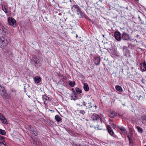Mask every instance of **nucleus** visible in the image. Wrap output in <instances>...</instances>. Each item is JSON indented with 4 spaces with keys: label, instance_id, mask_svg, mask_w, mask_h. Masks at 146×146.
<instances>
[{
    "label": "nucleus",
    "instance_id": "42",
    "mask_svg": "<svg viewBox=\"0 0 146 146\" xmlns=\"http://www.w3.org/2000/svg\"><path fill=\"white\" fill-rule=\"evenodd\" d=\"M82 105L84 106H86V102L84 101H83L82 102Z\"/></svg>",
    "mask_w": 146,
    "mask_h": 146
},
{
    "label": "nucleus",
    "instance_id": "49",
    "mask_svg": "<svg viewBox=\"0 0 146 146\" xmlns=\"http://www.w3.org/2000/svg\"><path fill=\"white\" fill-rule=\"evenodd\" d=\"M113 126H114V127H115V126H114V124H113Z\"/></svg>",
    "mask_w": 146,
    "mask_h": 146
},
{
    "label": "nucleus",
    "instance_id": "25",
    "mask_svg": "<svg viewBox=\"0 0 146 146\" xmlns=\"http://www.w3.org/2000/svg\"><path fill=\"white\" fill-rule=\"evenodd\" d=\"M36 139H35L33 138H32L31 142L33 146H36Z\"/></svg>",
    "mask_w": 146,
    "mask_h": 146
},
{
    "label": "nucleus",
    "instance_id": "23",
    "mask_svg": "<svg viewBox=\"0 0 146 146\" xmlns=\"http://www.w3.org/2000/svg\"><path fill=\"white\" fill-rule=\"evenodd\" d=\"M71 97V100H75L77 99V95L76 94H72Z\"/></svg>",
    "mask_w": 146,
    "mask_h": 146
},
{
    "label": "nucleus",
    "instance_id": "14",
    "mask_svg": "<svg viewBox=\"0 0 146 146\" xmlns=\"http://www.w3.org/2000/svg\"><path fill=\"white\" fill-rule=\"evenodd\" d=\"M94 61L95 64L96 65H99L100 62V59L99 57H96L94 59Z\"/></svg>",
    "mask_w": 146,
    "mask_h": 146
},
{
    "label": "nucleus",
    "instance_id": "15",
    "mask_svg": "<svg viewBox=\"0 0 146 146\" xmlns=\"http://www.w3.org/2000/svg\"><path fill=\"white\" fill-rule=\"evenodd\" d=\"M106 127L109 133L111 135H112L114 133L113 130L111 129L110 125H107Z\"/></svg>",
    "mask_w": 146,
    "mask_h": 146
},
{
    "label": "nucleus",
    "instance_id": "35",
    "mask_svg": "<svg viewBox=\"0 0 146 146\" xmlns=\"http://www.w3.org/2000/svg\"><path fill=\"white\" fill-rule=\"evenodd\" d=\"M128 139L129 142V144H130L131 145H132L133 143V141L132 140V138H130Z\"/></svg>",
    "mask_w": 146,
    "mask_h": 146
},
{
    "label": "nucleus",
    "instance_id": "17",
    "mask_svg": "<svg viewBox=\"0 0 146 146\" xmlns=\"http://www.w3.org/2000/svg\"><path fill=\"white\" fill-rule=\"evenodd\" d=\"M42 98L45 104H47L49 99V98L46 96H44L42 97Z\"/></svg>",
    "mask_w": 146,
    "mask_h": 146
},
{
    "label": "nucleus",
    "instance_id": "51",
    "mask_svg": "<svg viewBox=\"0 0 146 146\" xmlns=\"http://www.w3.org/2000/svg\"><path fill=\"white\" fill-rule=\"evenodd\" d=\"M80 106H82V105H80Z\"/></svg>",
    "mask_w": 146,
    "mask_h": 146
},
{
    "label": "nucleus",
    "instance_id": "5",
    "mask_svg": "<svg viewBox=\"0 0 146 146\" xmlns=\"http://www.w3.org/2000/svg\"><path fill=\"white\" fill-rule=\"evenodd\" d=\"M115 39L118 41H120L121 38L120 33L118 31H116L114 34Z\"/></svg>",
    "mask_w": 146,
    "mask_h": 146
},
{
    "label": "nucleus",
    "instance_id": "47",
    "mask_svg": "<svg viewBox=\"0 0 146 146\" xmlns=\"http://www.w3.org/2000/svg\"><path fill=\"white\" fill-rule=\"evenodd\" d=\"M63 78L64 79H65L66 78V77L65 76H63Z\"/></svg>",
    "mask_w": 146,
    "mask_h": 146
},
{
    "label": "nucleus",
    "instance_id": "46",
    "mask_svg": "<svg viewBox=\"0 0 146 146\" xmlns=\"http://www.w3.org/2000/svg\"><path fill=\"white\" fill-rule=\"evenodd\" d=\"M138 18L139 19V20L140 21H141V18H140V17L139 16L138 17Z\"/></svg>",
    "mask_w": 146,
    "mask_h": 146
},
{
    "label": "nucleus",
    "instance_id": "41",
    "mask_svg": "<svg viewBox=\"0 0 146 146\" xmlns=\"http://www.w3.org/2000/svg\"><path fill=\"white\" fill-rule=\"evenodd\" d=\"M0 146H3L2 141H0Z\"/></svg>",
    "mask_w": 146,
    "mask_h": 146
},
{
    "label": "nucleus",
    "instance_id": "20",
    "mask_svg": "<svg viewBox=\"0 0 146 146\" xmlns=\"http://www.w3.org/2000/svg\"><path fill=\"white\" fill-rule=\"evenodd\" d=\"M141 120L143 124H146V116H142L141 118Z\"/></svg>",
    "mask_w": 146,
    "mask_h": 146
},
{
    "label": "nucleus",
    "instance_id": "31",
    "mask_svg": "<svg viewBox=\"0 0 146 146\" xmlns=\"http://www.w3.org/2000/svg\"><path fill=\"white\" fill-rule=\"evenodd\" d=\"M137 128L138 130V132H139L140 133H141L143 132V130L142 129L140 128V127L139 126H137Z\"/></svg>",
    "mask_w": 146,
    "mask_h": 146
},
{
    "label": "nucleus",
    "instance_id": "8",
    "mask_svg": "<svg viewBox=\"0 0 146 146\" xmlns=\"http://www.w3.org/2000/svg\"><path fill=\"white\" fill-rule=\"evenodd\" d=\"M92 118L94 121H98L100 120L101 122H102V119L99 116L96 114H94L92 116Z\"/></svg>",
    "mask_w": 146,
    "mask_h": 146
},
{
    "label": "nucleus",
    "instance_id": "38",
    "mask_svg": "<svg viewBox=\"0 0 146 146\" xmlns=\"http://www.w3.org/2000/svg\"><path fill=\"white\" fill-rule=\"evenodd\" d=\"M4 137L2 136H0V141H4Z\"/></svg>",
    "mask_w": 146,
    "mask_h": 146
},
{
    "label": "nucleus",
    "instance_id": "39",
    "mask_svg": "<svg viewBox=\"0 0 146 146\" xmlns=\"http://www.w3.org/2000/svg\"><path fill=\"white\" fill-rule=\"evenodd\" d=\"M69 1L70 2H71V0H64V3H68Z\"/></svg>",
    "mask_w": 146,
    "mask_h": 146
},
{
    "label": "nucleus",
    "instance_id": "2",
    "mask_svg": "<svg viewBox=\"0 0 146 146\" xmlns=\"http://www.w3.org/2000/svg\"><path fill=\"white\" fill-rule=\"evenodd\" d=\"M8 21L9 25L13 27H15L16 26V21L12 17H9L8 18Z\"/></svg>",
    "mask_w": 146,
    "mask_h": 146
},
{
    "label": "nucleus",
    "instance_id": "7",
    "mask_svg": "<svg viewBox=\"0 0 146 146\" xmlns=\"http://www.w3.org/2000/svg\"><path fill=\"white\" fill-rule=\"evenodd\" d=\"M41 58L40 57L35 56L32 58V60L35 62V64H40L41 63L40 62V61L41 60Z\"/></svg>",
    "mask_w": 146,
    "mask_h": 146
},
{
    "label": "nucleus",
    "instance_id": "6",
    "mask_svg": "<svg viewBox=\"0 0 146 146\" xmlns=\"http://www.w3.org/2000/svg\"><path fill=\"white\" fill-rule=\"evenodd\" d=\"M139 66L141 71H146V62L145 61L141 63Z\"/></svg>",
    "mask_w": 146,
    "mask_h": 146
},
{
    "label": "nucleus",
    "instance_id": "16",
    "mask_svg": "<svg viewBox=\"0 0 146 146\" xmlns=\"http://www.w3.org/2000/svg\"><path fill=\"white\" fill-rule=\"evenodd\" d=\"M7 5L6 4L2 5V9L6 14H7L8 12L7 9Z\"/></svg>",
    "mask_w": 146,
    "mask_h": 146
},
{
    "label": "nucleus",
    "instance_id": "48",
    "mask_svg": "<svg viewBox=\"0 0 146 146\" xmlns=\"http://www.w3.org/2000/svg\"><path fill=\"white\" fill-rule=\"evenodd\" d=\"M76 38H77L78 37V36L77 35V34H76Z\"/></svg>",
    "mask_w": 146,
    "mask_h": 146
},
{
    "label": "nucleus",
    "instance_id": "10",
    "mask_svg": "<svg viewBox=\"0 0 146 146\" xmlns=\"http://www.w3.org/2000/svg\"><path fill=\"white\" fill-rule=\"evenodd\" d=\"M0 119L1 120L2 122L5 124H7L8 123L4 116L1 113H0Z\"/></svg>",
    "mask_w": 146,
    "mask_h": 146
},
{
    "label": "nucleus",
    "instance_id": "21",
    "mask_svg": "<svg viewBox=\"0 0 146 146\" xmlns=\"http://www.w3.org/2000/svg\"><path fill=\"white\" fill-rule=\"evenodd\" d=\"M115 89L117 91L121 92L123 91V90L122 87L119 86L117 85L115 86Z\"/></svg>",
    "mask_w": 146,
    "mask_h": 146
},
{
    "label": "nucleus",
    "instance_id": "30",
    "mask_svg": "<svg viewBox=\"0 0 146 146\" xmlns=\"http://www.w3.org/2000/svg\"><path fill=\"white\" fill-rule=\"evenodd\" d=\"M6 134V132L4 130L0 129V134L2 135H5Z\"/></svg>",
    "mask_w": 146,
    "mask_h": 146
},
{
    "label": "nucleus",
    "instance_id": "1",
    "mask_svg": "<svg viewBox=\"0 0 146 146\" xmlns=\"http://www.w3.org/2000/svg\"><path fill=\"white\" fill-rule=\"evenodd\" d=\"M0 94L4 98L8 99L11 97L10 95L8 94L4 87L0 85Z\"/></svg>",
    "mask_w": 146,
    "mask_h": 146
},
{
    "label": "nucleus",
    "instance_id": "43",
    "mask_svg": "<svg viewBox=\"0 0 146 146\" xmlns=\"http://www.w3.org/2000/svg\"><path fill=\"white\" fill-rule=\"evenodd\" d=\"M72 91L73 92L72 94H76L74 90V89H72Z\"/></svg>",
    "mask_w": 146,
    "mask_h": 146
},
{
    "label": "nucleus",
    "instance_id": "44",
    "mask_svg": "<svg viewBox=\"0 0 146 146\" xmlns=\"http://www.w3.org/2000/svg\"><path fill=\"white\" fill-rule=\"evenodd\" d=\"M93 107H95V109H96L97 108V106L96 105H93Z\"/></svg>",
    "mask_w": 146,
    "mask_h": 146
},
{
    "label": "nucleus",
    "instance_id": "45",
    "mask_svg": "<svg viewBox=\"0 0 146 146\" xmlns=\"http://www.w3.org/2000/svg\"><path fill=\"white\" fill-rule=\"evenodd\" d=\"M75 33V32L74 31H72V33Z\"/></svg>",
    "mask_w": 146,
    "mask_h": 146
},
{
    "label": "nucleus",
    "instance_id": "9",
    "mask_svg": "<svg viewBox=\"0 0 146 146\" xmlns=\"http://www.w3.org/2000/svg\"><path fill=\"white\" fill-rule=\"evenodd\" d=\"M122 38L123 40H128L130 39L129 35L125 33H123L122 34Z\"/></svg>",
    "mask_w": 146,
    "mask_h": 146
},
{
    "label": "nucleus",
    "instance_id": "12",
    "mask_svg": "<svg viewBox=\"0 0 146 146\" xmlns=\"http://www.w3.org/2000/svg\"><path fill=\"white\" fill-rule=\"evenodd\" d=\"M118 127L121 130V132L124 135H125L127 134V131L124 127L122 126H119Z\"/></svg>",
    "mask_w": 146,
    "mask_h": 146
},
{
    "label": "nucleus",
    "instance_id": "18",
    "mask_svg": "<svg viewBox=\"0 0 146 146\" xmlns=\"http://www.w3.org/2000/svg\"><path fill=\"white\" fill-rule=\"evenodd\" d=\"M40 78L39 76L35 77L34 78V80L36 83H38L40 81Z\"/></svg>",
    "mask_w": 146,
    "mask_h": 146
},
{
    "label": "nucleus",
    "instance_id": "3",
    "mask_svg": "<svg viewBox=\"0 0 146 146\" xmlns=\"http://www.w3.org/2000/svg\"><path fill=\"white\" fill-rule=\"evenodd\" d=\"M8 43V41L6 40L3 36H0V47L6 45Z\"/></svg>",
    "mask_w": 146,
    "mask_h": 146
},
{
    "label": "nucleus",
    "instance_id": "26",
    "mask_svg": "<svg viewBox=\"0 0 146 146\" xmlns=\"http://www.w3.org/2000/svg\"><path fill=\"white\" fill-rule=\"evenodd\" d=\"M76 12L77 14L78 15V16L80 18H81L82 17L83 13L82 12L80 11V9H79V10L78 11H77Z\"/></svg>",
    "mask_w": 146,
    "mask_h": 146
},
{
    "label": "nucleus",
    "instance_id": "52",
    "mask_svg": "<svg viewBox=\"0 0 146 146\" xmlns=\"http://www.w3.org/2000/svg\"><path fill=\"white\" fill-rule=\"evenodd\" d=\"M144 146H146V145H145Z\"/></svg>",
    "mask_w": 146,
    "mask_h": 146
},
{
    "label": "nucleus",
    "instance_id": "27",
    "mask_svg": "<svg viewBox=\"0 0 146 146\" xmlns=\"http://www.w3.org/2000/svg\"><path fill=\"white\" fill-rule=\"evenodd\" d=\"M68 84L70 86L73 87L75 84V82L74 81H69Z\"/></svg>",
    "mask_w": 146,
    "mask_h": 146
},
{
    "label": "nucleus",
    "instance_id": "24",
    "mask_svg": "<svg viewBox=\"0 0 146 146\" xmlns=\"http://www.w3.org/2000/svg\"><path fill=\"white\" fill-rule=\"evenodd\" d=\"M55 119L58 122L61 121L62 120V118L58 115H56L55 117Z\"/></svg>",
    "mask_w": 146,
    "mask_h": 146
},
{
    "label": "nucleus",
    "instance_id": "50",
    "mask_svg": "<svg viewBox=\"0 0 146 146\" xmlns=\"http://www.w3.org/2000/svg\"><path fill=\"white\" fill-rule=\"evenodd\" d=\"M113 126H114V127H115V126H114V124H113Z\"/></svg>",
    "mask_w": 146,
    "mask_h": 146
},
{
    "label": "nucleus",
    "instance_id": "29",
    "mask_svg": "<svg viewBox=\"0 0 146 146\" xmlns=\"http://www.w3.org/2000/svg\"><path fill=\"white\" fill-rule=\"evenodd\" d=\"M76 92L78 94L81 93L82 91L80 88H76L75 89Z\"/></svg>",
    "mask_w": 146,
    "mask_h": 146
},
{
    "label": "nucleus",
    "instance_id": "33",
    "mask_svg": "<svg viewBox=\"0 0 146 146\" xmlns=\"http://www.w3.org/2000/svg\"><path fill=\"white\" fill-rule=\"evenodd\" d=\"M36 146H40V145L41 144L40 142L39 141L36 140Z\"/></svg>",
    "mask_w": 146,
    "mask_h": 146
},
{
    "label": "nucleus",
    "instance_id": "11",
    "mask_svg": "<svg viewBox=\"0 0 146 146\" xmlns=\"http://www.w3.org/2000/svg\"><path fill=\"white\" fill-rule=\"evenodd\" d=\"M72 11L74 12L78 11L80 9V7L77 5H74L71 8Z\"/></svg>",
    "mask_w": 146,
    "mask_h": 146
},
{
    "label": "nucleus",
    "instance_id": "4",
    "mask_svg": "<svg viewBox=\"0 0 146 146\" xmlns=\"http://www.w3.org/2000/svg\"><path fill=\"white\" fill-rule=\"evenodd\" d=\"M28 129L30 131L31 133L33 136H36L38 135V133L35 128L29 126Z\"/></svg>",
    "mask_w": 146,
    "mask_h": 146
},
{
    "label": "nucleus",
    "instance_id": "28",
    "mask_svg": "<svg viewBox=\"0 0 146 146\" xmlns=\"http://www.w3.org/2000/svg\"><path fill=\"white\" fill-rule=\"evenodd\" d=\"M133 132L131 131H130L129 133L128 134L127 137L128 139L132 138Z\"/></svg>",
    "mask_w": 146,
    "mask_h": 146
},
{
    "label": "nucleus",
    "instance_id": "22",
    "mask_svg": "<svg viewBox=\"0 0 146 146\" xmlns=\"http://www.w3.org/2000/svg\"><path fill=\"white\" fill-rule=\"evenodd\" d=\"M123 50L124 51V54L125 56H127V54L129 53V51L128 50L127 48H123Z\"/></svg>",
    "mask_w": 146,
    "mask_h": 146
},
{
    "label": "nucleus",
    "instance_id": "36",
    "mask_svg": "<svg viewBox=\"0 0 146 146\" xmlns=\"http://www.w3.org/2000/svg\"><path fill=\"white\" fill-rule=\"evenodd\" d=\"M3 143V146H8L7 144L6 143L5 141H2Z\"/></svg>",
    "mask_w": 146,
    "mask_h": 146
},
{
    "label": "nucleus",
    "instance_id": "34",
    "mask_svg": "<svg viewBox=\"0 0 146 146\" xmlns=\"http://www.w3.org/2000/svg\"><path fill=\"white\" fill-rule=\"evenodd\" d=\"M79 111V112L80 113L84 115L85 113V112L83 110L78 111Z\"/></svg>",
    "mask_w": 146,
    "mask_h": 146
},
{
    "label": "nucleus",
    "instance_id": "37",
    "mask_svg": "<svg viewBox=\"0 0 146 146\" xmlns=\"http://www.w3.org/2000/svg\"><path fill=\"white\" fill-rule=\"evenodd\" d=\"M138 99L139 100H142L143 99V98L142 96L140 95L138 97Z\"/></svg>",
    "mask_w": 146,
    "mask_h": 146
},
{
    "label": "nucleus",
    "instance_id": "13",
    "mask_svg": "<svg viewBox=\"0 0 146 146\" xmlns=\"http://www.w3.org/2000/svg\"><path fill=\"white\" fill-rule=\"evenodd\" d=\"M117 115V113L113 111H111L109 113V116L112 118H114Z\"/></svg>",
    "mask_w": 146,
    "mask_h": 146
},
{
    "label": "nucleus",
    "instance_id": "40",
    "mask_svg": "<svg viewBox=\"0 0 146 146\" xmlns=\"http://www.w3.org/2000/svg\"><path fill=\"white\" fill-rule=\"evenodd\" d=\"M11 91L12 92L15 93V94L16 93V91L14 89H11Z\"/></svg>",
    "mask_w": 146,
    "mask_h": 146
},
{
    "label": "nucleus",
    "instance_id": "19",
    "mask_svg": "<svg viewBox=\"0 0 146 146\" xmlns=\"http://www.w3.org/2000/svg\"><path fill=\"white\" fill-rule=\"evenodd\" d=\"M83 88L84 90L86 92H88L89 90V87L87 83H84V84Z\"/></svg>",
    "mask_w": 146,
    "mask_h": 146
},
{
    "label": "nucleus",
    "instance_id": "32",
    "mask_svg": "<svg viewBox=\"0 0 146 146\" xmlns=\"http://www.w3.org/2000/svg\"><path fill=\"white\" fill-rule=\"evenodd\" d=\"M90 104L88 106V108L90 109L91 110H92L91 108H92L93 107V105L91 104L92 103H90Z\"/></svg>",
    "mask_w": 146,
    "mask_h": 146
}]
</instances>
